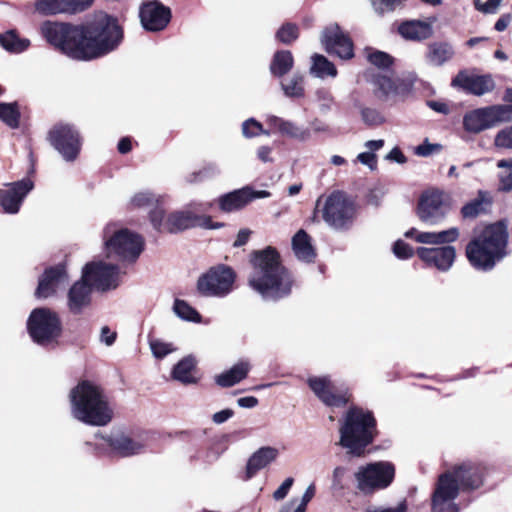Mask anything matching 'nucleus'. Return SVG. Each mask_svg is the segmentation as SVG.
I'll use <instances>...</instances> for the list:
<instances>
[{"label": "nucleus", "instance_id": "obj_46", "mask_svg": "<svg viewBox=\"0 0 512 512\" xmlns=\"http://www.w3.org/2000/svg\"><path fill=\"white\" fill-rule=\"evenodd\" d=\"M497 167L506 169V173L499 174V190L510 192L512 190V158L501 159L497 162Z\"/></svg>", "mask_w": 512, "mask_h": 512}, {"label": "nucleus", "instance_id": "obj_26", "mask_svg": "<svg viewBox=\"0 0 512 512\" xmlns=\"http://www.w3.org/2000/svg\"><path fill=\"white\" fill-rule=\"evenodd\" d=\"M68 282V275L64 265H57L45 270L39 279L36 289V296L39 298H48L52 296L59 288Z\"/></svg>", "mask_w": 512, "mask_h": 512}, {"label": "nucleus", "instance_id": "obj_9", "mask_svg": "<svg viewBox=\"0 0 512 512\" xmlns=\"http://www.w3.org/2000/svg\"><path fill=\"white\" fill-rule=\"evenodd\" d=\"M103 241L108 257L134 262L144 249V239L127 228L110 223L103 229Z\"/></svg>", "mask_w": 512, "mask_h": 512}, {"label": "nucleus", "instance_id": "obj_10", "mask_svg": "<svg viewBox=\"0 0 512 512\" xmlns=\"http://www.w3.org/2000/svg\"><path fill=\"white\" fill-rule=\"evenodd\" d=\"M325 223L334 230H348L356 217V207L349 197L341 192L334 191L326 197L321 209Z\"/></svg>", "mask_w": 512, "mask_h": 512}, {"label": "nucleus", "instance_id": "obj_14", "mask_svg": "<svg viewBox=\"0 0 512 512\" xmlns=\"http://www.w3.org/2000/svg\"><path fill=\"white\" fill-rule=\"evenodd\" d=\"M170 437V434L156 430H138L129 435L118 429L102 436V439L110 448H143L145 446L168 444L166 439Z\"/></svg>", "mask_w": 512, "mask_h": 512}, {"label": "nucleus", "instance_id": "obj_52", "mask_svg": "<svg viewBox=\"0 0 512 512\" xmlns=\"http://www.w3.org/2000/svg\"><path fill=\"white\" fill-rule=\"evenodd\" d=\"M494 146L497 149L512 150V126L504 127L496 133Z\"/></svg>", "mask_w": 512, "mask_h": 512}, {"label": "nucleus", "instance_id": "obj_63", "mask_svg": "<svg viewBox=\"0 0 512 512\" xmlns=\"http://www.w3.org/2000/svg\"><path fill=\"white\" fill-rule=\"evenodd\" d=\"M285 119L277 117L275 115L267 116V123L271 127L274 132L282 133L283 126L285 124Z\"/></svg>", "mask_w": 512, "mask_h": 512}, {"label": "nucleus", "instance_id": "obj_15", "mask_svg": "<svg viewBox=\"0 0 512 512\" xmlns=\"http://www.w3.org/2000/svg\"><path fill=\"white\" fill-rule=\"evenodd\" d=\"M236 274L226 265L211 267L197 283L200 293L206 296L224 297L232 292Z\"/></svg>", "mask_w": 512, "mask_h": 512}, {"label": "nucleus", "instance_id": "obj_51", "mask_svg": "<svg viewBox=\"0 0 512 512\" xmlns=\"http://www.w3.org/2000/svg\"><path fill=\"white\" fill-rule=\"evenodd\" d=\"M299 36L297 25L286 23L282 25L276 33V38L283 44H290Z\"/></svg>", "mask_w": 512, "mask_h": 512}, {"label": "nucleus", "instance_id": "obj_8", "mask_svg": "<svg viewBox=\"0 0 512 512\" xmlns=\"http://www.w3.org/2000/svg\"><path fill=\"white\" fill-rule=\"evenodd\" d=\"M375 425L372 413L351 407L340 427V444L343 448H365L373 440Z\"/></svg>", "mask_w": 512, "mask_h": 512}, {"label": "nucleus", "instance_id": "obj_13", "mask_svg": "<svg viewBox=\"0 0 512 512\" xmlns=\"http://www.w3.org/2000/svg\"><path fill=\"white\" fill-rule=\"evenodd\" d=\"M27 329L34 342L45 345L60 336L62 325L56 312L48 308H36L27 320Z\"/></svg>", "mask_w": 512, "mask_h": 512}, {"label": "nucleus", "instance_id": "obj_39", "mask_svg": "<svg viewBox=\"0 0 512 512\" xmlns=\"http://www.w3.org/2000/svg\"><path fill=\"white\" fill-rule=\"evenodd\" d=\"M0 46L14 54L22 53L30 46V40L26 38H20L14 30L0 33Z\"/></svg>", "mask_w": 512, "mask_h": 512}, {"label": "nucleus", "instance_id": "obj_31", "mask_svg": "<svg viewBox=\"0 0 512 512\" xmlns=\"http://www.w3.org/2000/svg\"><path fill=\"white\" fill-rule=\"evenodd\" d=\"M398 33L406 40L421 41L429 38L433 29L428 22L406 20L398 26Z\"/></svg>", "mask_w": 512, "mask_h": 512}, {"label": "nucleus", "instance_id": "obj_33", "mask_svg": "<svg viewBox=\"0 0 512 512\" xmlns=\"http://www.w3.org/2000/svg\"><path fill=\"white\" fill-rule=\"evenodd\" d=\"M164 197L155 194L151 191H139L135 193L129 201L128 207L130 210H146L149 213L157 208H162Z\"/></svg>", "mask_w": 512, "mask_h": 512}, {"label": "nucleus", "instance_id": "obj_57", "mask_svg": "<svg viewBox=\"0 0 512 512\" xmlns=\"http://www.w3.org/2000/svg\"><path fill=\"white\" fill-rule=\"evenodd\" d=\"M393 252L400 259H408L413 255V248L409 244L398 240L393 246Z\"/></svg>", "mask_w": 512, "mask_h": 512}, {"label": "nucleus", "instance_id": "obj_1", "mask_svg": "<svg viewBox=\"0 0 512 512\" xmlns=\"http://www.w3.org/2000/svg\"><path fill=\"white\" fill-rule=\"evenodd\" d=\"M252 271L248 284L264 300L277 301L290 295L294 283L291 273L282 265L273 247L255 251L251 258Z\"/></svg>", "mask_w": 512, "mask_h": 512}, {"label": "nucleus", "instance_id": "obj_53", "mask_svg": "<svg viewBox=\"0 0 512 512\" xmlns=\"http://www.w3.org/2000/svg\"><path fill=\"white\" fill-rule=\"evenodd\" d=\"M363 122L371 127L379 126L385 122L384 116L374 108L365 107L361 109Z\"/></svg>", "mask_w": 512, "mask_h": 512}, {"label": "nucleus", "instance_id": "obj_61", "mask_svg": "<svg viewBox=\"0 0 512 512\" xmlns=\"http://www.w3.org/2000/svg\"><path fill=\"white\" fill-rule=\"evenodd\" d=\"M233 415H234V411L232 409H229V408L223 409V410L213 414L212 421L215 424L220 425V424H223L226 421H228L230 418H232Z\"/></svg>", "mask_w": 512, "mask_h": 512}, {"label": "nucleus", "instance_id": "obj_22", "mask_svg": "<svg viewBox=\"0 0 512 512\" xmlns=\"http://www.w3.org/2000/svg\"><path fill=\"white\" fill-rule=\"evenodd\" d=\"M94 0H37L35 11L40 15L76 14L88 9Z\"/></svg>", "mask_w": 512, "mask_h": 512}, {"label": "nucleus", "instance_id": "obj_62", "mask_svg": "<svg viewBox=\"0 0 512 512\" xmlns=\"http://www.w3.org/2000/svg\"><path fill=\"white\" fill-rule=\"evenodd\" d=\"M116 332L109 329L108 326L101 328L100 341L107 346H111L116 340Z\"/></svg>", "mask_w": 512, "mask_h": 512}, {"label": "nucleus", "instance_id": "obj_4", "mask_svg": "<svg viewBox=\"0 0 512 512\" xmlns=\"http://www.w3.org/2000/svg\"><path fill=\"white\" fill-rule=\"evenodd\" d=\"M507 243L506 225L494 223L467 244L466 256L474 268L489 271L507 255Z\"/></svg>", "mask_w": 512, "mask_h": 512}, {"label": "nucleus", "instance_id": "obj_17", "mask_svg": "<svg viewBox=\"0 0 512 512\" xmlns=\"http://www.w3.org/2000/svg\"><path fill=\"white\" fill-rule=\"evenodd\" d=\"M82 277L92 288L106 291L118 286L119 269L115 264L103 261L91 262L83 268Z\"/></svg>", "mask_w": 512, "mask_h": 512}, {"label": "nucleus", "instance_id": "obj_5", "mask_svg": "<svg viewBox=\"0 0 512 512\" xmlns=\"http://www.w3.org/2000/svg\"><path fill=\"white\" fill-rule=\"evenodd\" d=\"M507 243L506 225L494 223L467 244L466 256L474 268L489 271L507 255Z\"/></svg>", "mask_w": 512, "mask_h": 512}, {"label": "nucleus", "instance_id": "obj_59", "mask_svg": "<svg viewBox=\"0 0 512 512\" xmlns=\"http://www.w3.org/2000/svg\"><path fill=\"white\" fill-rule=\"evenodd\" d=\"M314 495L315 486L313 484H310L302 496L301 503L297 505V507H295V510H293V512H305L307 504L311 501Z\"/></svg>", "mask_w": 512, "mask_h": 512}, {"label": "nucleus", "instance_id": "obj_12", "mask_svg": "<svg viewBox=\"0 0 512 512\" xmlns=\"http://www.w3.org/2000/svg\"><path fill=\"white\" fill-rule=\"evenodd\" d=\"M452 206L453 199L450 193L440 189H430L419 198L417 216L427 225H437L446 218Z\"/></svg>", "mask_w": 512, "mask_h": 512}, {"label": "nucleus", "instance_id": "obj_27", "mask_svg": "<svg viewBox=\"0 0 512 512\" xmlns=\"http://www.w3.org/2000/svg\"><path fill=\"white\" fill-rule=\"evenodd\" d=\"M452 86L461 87L468 93L476 96H482L492 92L495 89V82L491 75H467L464 72L452 80Z\"/></svg>", "mask_w": 512, "mask_h": 512}, {"label": "nucleus", "instance_id": "obj_47", "mask_svg": "<svg viewBox=\"0 0 512 512\" xmlns=\"http://www.w3.org/2000/svg\"><path fill=\"white\" fill-rule=\"evenodd\" d=\"M281 135L299 141H306L310 138L311 133L309 129L299 127L294 122L286 120Z\"/></svg>", "mask_w": 512, "mask_h": 512}, {"label": "nucleus", "instance_id": "obj_37", "mask_svg": "<svg viewBox=\"0 0 512 512\" xmlns=\"http://www.w3.org/2000/svg\"><path fill=\"white\" fill-rule=\"evenodd\" d=\"M250 369L248 362H239L229 370L216 376V383L221 387H231L246 378Z\"/></svg>", "mask_w": 512, "mask_h": 512}, {"label": "nucleus", "instance_id": "obj_7", "mask_svg": "<svg viewBox=\"0 0 512 512\" xmlns=\"http://www.w3.org/2000/svg\"><path fill=\"white\" fill-rule=\"evenodd\" d=\"M42 37L65 56L86 61L84 24L44 21L40 26Z\"/></svg>", "mask_w": 512, "mask_h": 512}, {"label": "nucleus", "instance_id": "obj_29", "mask_svg": "<svg viewBox=\"0 0 512 512\" xmlns=\"http://www.w3.org/2000/svg\"><path fill=\"white\" fill-rule=\"evenodd\" d=\"M408 238L414 237L415 241L423 244H448L455 242L459 237V229L449 228L440 232H418L415 228L405 233Z\"/></svg>", "mask_w": 512, "mask_h": 512}, {"label": "nucleus", "instance_id": "obj_2", "mask_svg": "<svg viewBox=\"0 0 512 512\" xmlns=\"http://www.w3.org/2000/svg\"><path fill=\"white\" fill-rule=\"evenodd\" d=\"M484 471L481 464L468 461L441 474L432 495V512H458L455 499L460 489L472 491L480 488Z\"/></svg>", "mask_w": 512, "mask_h": 512}, {"label": "nucleus", "instance_id": "obj_64", "mask_svg": "<svg viewBox=\"0 0 512 512\" xmlns=\"http://www.w3.org/2000/svg\"><path fill=\"white\" fill-rule=\"evenodd\" d=\"M406 511H407V506H406L405 502H401L395 507H389V508L376 507L373 509H369L367 512H406Z\"/></svg>", "mask_w": 512, "mask_h": 512}, {"label": "nucleus", "instance_id": "obj_48", "mask_svg": "<svg viewBox=\"0 0 512 512\" xmlns=\"http://www.w3.org/2000/svg\"><path fill=\"white\" fill-rule=\"evenodd\" d=\"M281 86L287 97H301L303 95L302 76L293 75L286 83H282Z\"/></svg>", "mask_w": 512, "mask_h": 512}, {"label": "nucleus", "instance_id": "obj_36", "mask_svg": "<svg viewBox=\"0 0 512 512\" xmlns=\"http://www.w3.org/2000/svg\"><path fill=\"white\" fill-rule=\"evenodd\" d=\"M492 205V197L489 192L479 190L477 197L470 202L466 203L461 208V215L463 218L473 219L477 216L486 213Z\"/></svg>", "mask_w": 512, "mask_h": 512}, {"label": "nucleus", "instance_id": "obj_28", "mask_svg": "<svg viewBox=\"0 0 512 512\" xmlns=\"http://www.w3.org/2000/svg\"><path fill=\"white\" fill-rule=\"evenodd\" d=\"M92 287L81 277L68 291L67 307L72 314H80L91 302Z\"/></svg>", "mask_w": 512, "mask_h": 512}, {"label": "nucleus", "instance_id": "obj_60", "mask_svg": "<svg viewBox=\"0 0 512 512\" xmlns=\"http://www.w3.org/2000/svg\"><path fill=\"white\" fill-rule=\"evenodd\" d=\"M357 160L360 163L368 166L372 170L375 169L377 166L376 155L372 152H362V153L358 154Z\"/></svg>", "mask_w": 512, "mask_h": 512}, {"label": "nucleus", "instance_id": "obj_58", "mask_svg": "<svg viewBox=\"0 0 512 512\" xmlns=\"http://www.w3.org/2000/svg\"><path fill=\"white\" fill-rule=\"evenodd\" d=\"M293 483L294 479L292 477L286 478L284 482L278 487V489L274 491L273 498L276 501L283 500L288 495Z\"/></svg>", "mask_w": 512, "mask_h": 512}, {"label": "nucleus", "instance_id": "obj_55", "mask_svg": "<svg viewBox=\"0 0 512 512\" xmlns=\"http://www.w3.org/2000/svg\"><path fill=\"white\" fill-rule=\"evenodd\" d=\"M150 348L153 355L159 359L164 358L175 350L171 343H166L160 340L150 341Z\"/></svg>", "mask_w": 512, "mask_h": 512}, {"label": "nucleus", "instance_id": "obj_40", "mask_svg": "<svg viewBox=\"0 0 512 512\" xmlns=\"http://www.w3.org/2000/svg\"><path fill=\"white\" fill-rule=\"evenodd\" d=\"M293 63L294 60L290 51H277L270 64V71L274 76L282 77L291 70Z\"/></svg>", "mask_w": 512, "mask_h": 512}, {"label": "nucleus", "instance_id": "obj_16", "mask_svg": "<svg viewBox=\"0 0 512 512\" xmlns=\"http://www.w3.org/2000/svg\"><path fill=\"white\" fill-rule=\"evenodd\" d=\"M48 141L69 162L77 158L82 145L78 130L67 123L54 125L48 133Z\"/></svg>", "mask_w": 512, "mask_h": 512}, {"label": "nucleus", "instance_id": "obj_56", "mask_svg": "<svg viewBox=\"0 0 512 512\" xmlns=\"http://www.w3.org/2000/svg\"><path fill=\"white\" fill-rule=\"evenodd\" d=\"M503 0H487L482 3L480 0H474L473 4L476 10L484 14H495Z\"/></svg>", "mask_w": 512, "mask_h": 512}, {"label": "nucleus", "instance_id": "obj_38", "mask_svg": "<svg viewBox=\"0 0 512 512\" xmlns=\"http://www.w3.org/2000/svg\"><path fill=\"white\" fill-rule=\"evenodd\" d=\"M195 366L196 360L193 356L184 357L174 366L172 370L173 379L183 384L196 383V378L192 374Z\"/></svg>", "mask_w": 512, "mask_h": 512}, {"label": "nucleus", "instance_id": "obj_25", "mask_svg": "<svg viewBox=\"0 0 512 512\" xmlns=\"http://www.w3.org/2000/svg\"><path fill=\"white\" fill-rule=\"evenodd\" d=\"M416 253L427 265L434 266L440 271L449 270L456 257L455 248L449 245L438 248L420 247Z\"/></svg>", "mask_w": 512, "mask_h": 512}, {"label": "nucleus", "instance_id": "obj_54", "mask_svg": "<svg viewBox=\"0 0 512 512\" xmlns=\"http://www.w3.org/2000/svg\"><path fill=\"white\" fill-rule=\"evenodd\" d=\"M242 133L245 137L251 138L260 134L270 135L269 131H265L262 124L254 118L247 119L242 124Z\"/></svg>", "mask_w": 512, "mask_h": 512}, {"label": "nucleus", "instance_id": "obj_45", "mask_svg": "<svg viewBox=\"0 0 512 512\" xmlns=\"http://www.w3.org/2000/svg\"><path fill=\"white\" fill-rule=\"evenodd\" d=\"M174 313L181 319L200 322V314L184 300L176 299L173 305Z\"/></svg>", "mask_w": 512, "mask_h": 512}, {"label": "nucleus", "instance_id": "obj_50", "mask_svg": "<svg viewBox=\"0 0 512 512\" xmlns=\"http://www.w3.org/2000/svg\"><path fill=\"white\" fill-rule=\"evenodd\" d=\"M371 4L378 14L393 12L398 8H402L406 0H370Z\"/></svg>", "mask_w": 512, "mask_h": 512}, {"label": "nucleus", "instance_id": "obj_35", "mask_svg": "<svg viewBox=\"0 0 512 512\" xmlns=\"http://www.w3.org/2000/svg\"><path fill=\"white\" fill-rule=\"evenodd\" d=\"M455 54L453 46L448 42H433L429 44L426 60L432 66H442L450 61Z\"/></svg>", "mask_w": 512, "mask_h": 512}, {"label": "nucleus", "instance_id": "obj_21", "mask_svg": "<svg viewBox=\"0 0 512 512\" xmlns=\"http://www.w3.org/2000/svg\"><path fill=\"white\" fill-rule=\"evenodd\" d=\"M271 193L267 190H253L250 186L234 190L219 197V209L223 212H234L241 210L252 200L258 198H268Z\"/></svg>", "mask_w": 512, "mask_h": 512}, {"label": "nucleus", "instance_id": "obj_18", "mask_svg": "<svg viewBox=\"0 0 512 512\" xmlns=\"http://www.w3.org/2000/svg\"><path fill=\"white\" fill-rule=\"evenodd\" d=\"M198 217L189 211H176L164 220V209L157 208L150 212V222L158 232L177 233L198 224Z\"/></svg>", "mask_w": 512, "mask_h": 512}, {"label": "nucleus", "instance_id": "obj_23", "mask_svg": "<svg viewBox=\"0 0 512 512\" xmlns=\"http://www.w3.org/2000/svg\"><path fill=\"white\" fill-rule=\"evenodd\" d=\"M33 189V182L29 179L11 184L9 189L0 190V205L5 213L16 214L26 195Z\"/></svg>", "mask_w": 512, "mask_h": 512}, {"label": "nucleus", "instance_id": "obj_42", "mask_svg": "<svg viewBox=\"0 0 512 512\" xmlns=\"http://www.w3.org/2000/svg\"><path fill=\"white\" fill-rule=\"evenodd\" d=\"M20 116L17 103H0V120L11 129L19 127Z\"/></svg>", "mask_w": 512, "mask_h": 512}, {"label": "nucleus", "instance_id": "obj_34", "mask_svg": "<svg viewBox=\"0 0 512 512\" xmlns=\"http://www.w3.org/2000/svg\"><path fill=\"white\" fill-rule=\"evenodd\" d=\"M292 249L298 260L309 263L316 257L315 249L311 244V238L303 229L293 236Z\"/></svg>", "mask_w": 512, "mask_h": 512}, {"label": "nucleus", "instance_id": "obj_30", "mask_svg": "<svg viewBox=\"0 0 512 512\" xmlns=\"http://www.w3.org/2000/svg\"><path fill=\"white\" fill-rule=\"evenodd\" d=\"M463 126L467 132L474 134L494 127L488 107L466 113L463 117Z\"/></svg>", "mask_w": 512, "mask_h": 512}, {"label": "nucleus", "instance_id": "obj_32", "mask_svg": "<svg viewBox=\"0 0 512 512\" xmlns=\"http://www.w3.org/2000/svg\"><path fill=\"white\" fill-rule=\"evenodd\" d=\"M277 450H256L249 458L245 467L244 480L254 477L258 471L265 468L276 459Z\"/></svg>", "mask_w": 512, "mask_h": 512}, {"label": "nucleus", "instance_id": "obj_19", "mask_svg": "<svg viewBox=\"0 0 512 512\" xmlns=\"http://www.w3.org/2000/svg\"><path fill=\"white\" fill-rule=\"evenodd\" d=\"M139 17L143 28L150 32L164 30L169 24L171 9L158 0L143 2L139 9Z\"/></svg>", "mask_w": 512, "mask_h": 512}, {"label": "nucleus", "instance_id": "obj_49", "mask_svg": "<svg viewBox=\"0 0 512 512\" xmlns=\"http://www.w3.org/2000/svg\"><path fill=\"white\" fill-rule=\"evenodd\" d=\"M367 59L371 64L382 69L390 67L393 63V58L389 54L373 49H367Z\"/></svg>", "mask_w": 512, "mask_h": 512}, {"label": "nucleus", "instance_id": "obj_41", "mask_svg": "<svg viewBox=\"0 0 512 512\" xmlns=\"http://www.w3.org/2000/svg\"><path fill=\"white\" fill-rule=\"evenodd\" d=\"M311 74L319 78L335 77L337 69L335 65L330 62L326 57L320 54L312 56V65L310 68Z\"/></svg>", "mask_w": 512, "mask_h": 512}, {"label": "nucleus", "instance_id": "obj_44", "mask_svg": "<svg viewBox=\"0 0 512 512\" xmlns=\"http://www.w3.org/2000/svg\"><path fill=\"white\" fill-rule=\"evenodd\" d=\"M372 82L374 87L381 92L383 96L388 97L397 94L398 87L396 81L386 75H374Z\"/></svg>", "mask_w": 512, "mask_h": 512}, {"label": "nucleus", "instance_id": "obj_6", "mask_svg": "<svg viewBox=\"0 0 512 512\" xmlns=\"http://www.w3.org/2000/svg\"><path fill=\"white\" fill-rule=\"evenodd\" d=\"M86 61L103 57L122 42L123 30L116 18L100 13L84 24Z\"/></svg>", "mask_w": 512, "mask_h": 512}, {"label": "nucleus", "instance_id": "obj_20", "mask_svg": "<svg viewBox=\"0 0 512 512\" xmlns=\"http://www.w3.org/2000/svg\"><path fill=\"white\" fill-rule=\"evenodd\" d=\"M321 43L328 53L341 59H350L354 55L352 40L338 24H330L323 30Z\"/></svg>", "mask_w": 512, "mask_h": 512}, {"label": "nucleus", "instance_id": "obj_11", "mask_svg": "<svg viewBox=\"0 0 512 512\" xmlns=\"http://www.w3.org/2000/svg\"><path fill=\"white\" fill-rule=\"evenodd\" d=\"M395 475L394 466L389 462H374L360 466L354 474L357 489L372 494L387 488Z\"/></svg>", "mask_w": 512, "mask_h": 512}, {"label": "nucleus", "instance_id": "obj_43", "mask_svg": "<svg viewBox=\"0 0 512 512\" xmlns=\"http://www.w3.org/2000/svg\"><path fill=\"white\" fill-rule=\"evenodd\" d=\"M493 125L499 123L512 121V105L511 104H498L487 106Z\"/></svg>", "mask_w": 512, "mask_h": 512}, {"label": "nucleus", "instance_id": "obj_3", "mask_svg": "<svg viewBox=\"0 0 512 512\" xmlns=\"http://www.w3.org/2000/svg\"><path fill=\"white\" fill-rule=\"evenodd\" d=\"M73 417L92 426H105L113 418V410L103 389L88 380L77 384L70 392Z\"/></svg>", "mask_w": 512, "mask_h": 512}, {"label": "nucleus", "instance_id": "obj_24", "mask_svg": "<svg viewBox=\"0 0 512 512\" xmlns=\"http://www.w3.org/2000/svg\"><path fill=\"white\" fill-rule=\"evenodd\" d=\"M308 385L314 394L321 400L325 405L330 407H342L347 404L349 397L346 393L336 394L334 393V386L329 377H310L308 379Z\"/></svg>", "mask_w": 512, "mask_h": 512}]
</instances>
